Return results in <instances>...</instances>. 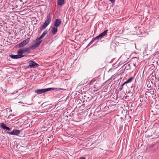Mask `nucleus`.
I'll return each instance as SVG.
<instances>
[{
	"instance_id": "obj_6",
	"label": "nucleus",
	"mask_w": 159,
	"mask_h": 159,
	"mask_svg": "<svg viewBox=\"0 0 159 159\" xmlns=\"http://www.w3.org/2000/svg\"><path fill=\"white\" fill-rule=\"evenodd\" d=\"M39 66V65L38 64L34 62L33 60H31L30 61L29 67L30 68L38 67Z\"/></svg>"
},
{
	"instance_id": "obj_41",
	"label": "nucleus",
	"mask_w": 159,
	"mask_h": 159,
	"mask_svg": "<svg viewBox=\"0 0 159 159\" xmlns=\"http://www.w3.org/2000/svg\"><path fill=\"white\" fill-rule=\"evenodd\" d=\"M106 89H105V90H104L105 92H106Z\"/></svg>"
},
{
	"instance_id": "obj_10",
	"label": "nucleus",
	"mask_w": 159,
	"mask_h": 159,
	"mask_svg": "<svg viewBox=\"0 0 159 159\" xmlns=\"http://www.w3.org/2000/svg\"><path fill=\"white\" fill-rule=\"evenodd\" d=\"M116 105L108 104V107H109V110L110 112L113 111L115 110V108L116 107Z\"/></svg>"
},
{
	"instance_id": "obj_13",
	"label": "nucleus",
	"mask_w": 159,
	"mask_h": 159,
	"mask_svg": "<svg viewBox=\"0 0 159 159\" xmlns=\"http://www.w3.org/2000/svg\"><path fill=\"white\" fill-rule=\"evenodd\" d=\"M58 31L57 27H56L54 26L52 28V30L51 31V33L53 35L56 34Z\"/></svg>"
},
{
	"instance_id": "obj_16",
	"label": "nucleus",
	"mask_w": 159,
	"mask_h": 159,
	"mask_svg": "<svg viewBox=\"0 0 159 159\" xmlns=\"http://www.w3.org/2000/svg\"><path fill=\"white\" fill-rule=\"evenodd\" d=\"M49 24L45 22L43 25L41 26V30H44Z\"/></svg>"
},
{
	"instance_id": "obj_34",
	"label": "nucleus",
	"mask_w": 159,
	"mask_h": 159,
	"mask_svg": "<svg viewBox=\"0 0 159 159\" xmlns=\"http://www.w3.org/2000/svg\"><path fill=\"white\" fill-rule=\"evenodd\" d=\"M49 107V106H47V107H46V109H50V108H48Z\"/></svg>"
},
{
	"instance_id": "obj_38",
	"label": "nucleus",
	"mask_w": 159,
	"mask_h": 159,
	"mask_svg": "<svg viewBox=\"0 0 159 159\" xmlns=\"http://www.w3.org/2000/svg\"><path fill=\"white\" fill-rule=\"evenodd\" d=\"M106 89V90H107V88H105V89H104V90H105V89Z\"/></svg>"
},
{
	"instance_id": "obj_22",
	"label": "nucleus",
	"mask_w": 159,
	"mask_h": 159,
	"mask_svg": "<svg viewBox=\"0 0 159 159\" xmlns=\"http://www.w3.org/2000/svg\"><path fill=\"white\" fill-rule=\"evenodd\" d=\"M0 127L3 129L5 130V128L7 126V125L3 123H2L0 124Z\"/></svg>"
},
{
	"instance_id": "obj_1",
	"label": "nucleus",
	"mask_w": 159,
	"mask_h": 159,
	"mask_svg": "<svg viewBox=\"0 0 159 159\" xmlns=\"http://www.w3.org/2000/svg\"><path fill=\"white\" fill-rule=\"evenodd\" d=\"M39 43H35L32 45L30 46L28 48H24L19 50L20 53L22 56H25L23 55L24 53H31L30 50L34 49L35 48L39 46Z\"/></svg>"
},
{
	"instance_id": "obj_37",
	"label": "nucleus",
	"mask_w": 159,
	"mask_h": 159,
	"mask_svg": "<svg viewBox=\"0 0 159 159\" xmlns=\"http://www.w3.org/2000/svg\"><path fill=\"white\" fill-rule=\"evenodd\" d=\"M133 65L134 66H135V64H133Z\"/></svg>"
},
{
	"instance_id": "obj_11",
	"label": "nucleus",
	"mask_w": 159,
	"mask_h": 159,
	"mask_svg": "<svg viewBox=\"0 0 159 159\" xmlns=\"http://www.w3.org/2000/svg\"><path fill=\"white\" fill-rule=\"evenodd\" d=\"M99 39H101L100 38L99 35L98 36L96 37L95 38H93L91 41L90 42L89 44L88 45L87 47H88L89 45L91 44L93 42L96 40H98Z\"/></svg>"
},
{
	"instance_id": "obj_4",
	"label": "nucleus",
	"mask_w": 159,
	"mask_h": 159,
	"mask_svg": "<svg viewBox=\"0 0 159 159\" xmlns=\"http://www.w3.org/2000/svg\"><path fill=\"white\" fill-rule=\"evenodd\" d=\"M17 55H16L13 54L10 55H9V57L12 59H17L21 58L25 56H22L19 50L17 51Z\"/></svg>"
},
{
	"instance_id": "obj_29",
	"label": "nucleus",
	"mask_w": 159,
	"mask_h": 159,
	"mask_svg": "<svg viewBox=\"0 0 159 159\" xmlns=\"http://www.w3.org/2000/svg\"><path fill=\"white\" fill-rule=\"evenodd\" d=\"M155 146V144H151V145L150 146V148H152L153 147H154Z\"/></svg>"
},
{
	"instance_id": "obj_35",
	"label": "nucleus",
	"mask_w": 159,
	"mask_h": 159,
	"mask_svg": "<svg viewBox=\"0 0 159 159\" xmlns=\"http://www.w3.org/2000/svg\"><path fill=\"white\" fill-rule=\"evenodd\" d=\"M114 78L113 75V76H112V77H111V79H114V78Z\"/></svg>"
},
{
	"instance_id": "obj_28",
	"label": "nucleus",
	"mask_w": 159,
	"mask_h": 159,
	"mask_svg": "<svg viewBox=\"0 0 159 159\" xmlns=\"http://www.w3.org/2000/svg\"><path fill=\"white\" fill-rule=\"evenodd\" d=\"M82 101L80 99H79V98H78V99L77 100V102L79 103H81V102Z\"/></svg>"
},
{
	"instance_id": "obj_3",
	"label": "nucleus",
	"mask_w": 159,
	"mask_h": 159,
	"mask_svg": "<svg viewBox=\"0 0 159 159\" xmlns=\"http://www.w3.org/2000/svg\"><path fill=\"white\" fill-rule=\"evenodd\" d=\"M30 38H29L27 39L24 40L22 42L19 43L16 45V46L19 47L20 48H22L25 45L29 43L30 41Z\"/></svg>"
},
{
	"instance_id": "obj_36",
	"label": "nucleus",
	"mask_w": 159,
	"mask_h": 159,
	"mask_svg": "<svg viewBox=\"0 0 159 159\" xmlns=\"http://www.w3.org/2000/svg\"><path fill=\"white\" fill-rule=\"evenodd\" d=\"M120 119H121V120H122V119H123V118H122V117H120Z\"/></svg>"
},
{
	"instance_id": "obj_20",
	"label": "nucleus",
	"mask_w": 159,
	"mask_h": 159,
	"mask_svg": "<svg viewBox=\"0 0 159 159\" xmlns=\"http://www.w3.org/2000/svg\"><path fill=\"white\" fill-rule=\"evenodd\" d=\"M125 70H128L130 69L131 68L130 65V64H126L125 65Z\"/></svg>"
},
{
	"instance_id": "obj_12",
	"label": "nucleus",
	"mask_w": 159,
	"mask_h": 159,
	"mask_svg": "<svg viewBox=\"0 0 159 159\" xmlns=\"http://www.w3.org/2000/svg\"><path fill=\"white\" fill-rule=\"evenodd\" d=\"M52 17L50 15V13L48 14L47 16L46 20L45 21V22L50 24L51 21Z\"/></svg>"
},
{
	"instance_id": "obj_30",
	"label": "nucleus",
	"mask_w": 159,
	"mask_h": 159,
	"mask_svg": "<svg viewBox=\"0 0 159 159\" xmlns=\"http://www.w3.org/2000/svg\"><path fill=\"white\" fill-rule=\"evenodd\" d=\"M147 86L149 88H150V89H152V88L151 87V85L149 84H148V85H147Z\"/></svg>"
},
{
	"instance_id": "obj_26",
	"label": "nucleus",
	"mask_w": 159,
	"mask_h": 159,
	"mask_svg": "<svg viewBox=\"0 0 159 159\" xmlns=\"http://www.w3.org/2000/svg\"><path fill=\"white\" fill-rule=\"evenodd\" d=\"M156 77L154 75H152L151 77H150V80H151V81L152 80L153 81L152 82H153V80L155 79Z\"/></svg>"
},
{
	"instance_id": "obj_23",
	"label": "nucleus",
	"mask_w": 159,
	"mask_h": 159,
	"mask_svg": "<svg viewBox=\"0 0 159 159\" xmlns=\"http://www.w3.org/2000/svg\"><path fill=\"white\" fill-rule=\"evenodd\" d=\"M93 98V97L91 95H89V97H87V98H86L85 101L86 102H89L90 101V100H91Z\"/></svg>"
},
{
	"instance_id": "obj_5",
	"label": "nucleus",
	"mask_w": 159,
	"mask_h": 159,
	"mask_svg": "<svg viewBox=\"0 0 159 159\" xmlns=\"http://www.w3.org/2000/svg\"><path fill=\"white\" fill-rule=\"evenodd\" d=\"M20 130L14 129L11 132H7V133L12 135H17L20 134Z\"/></svg>"
},
{
	"instance_id": "obj_39",
	"label": "nucleus",
	"mask_w": 159,
	"mask_h": 159,
	"mask_svg": "<svg viewBox=\"0 0 159 159\" xmlns=\"http://www.w3.org/2000/svg\"><path fill=\"white\" fill-rule=\"evenodd\" d=\"M84 101H83V103H84Z\"/></svg>"
},
{
	"instance_id": "obj_15",
	"label": "nucleus",
	"mask_w": 159,
	"mask_h": 159,
	"mask_svg": "<svg viewBox=\"0 0 159 159\" xmlns=\"http://www.w3.org/2000/svg\"><path fill=\"white\" fill-rule=\"evenodd\" d=\"M51 105L52 104H47L46 102H44V103H43L42 104L41 106L42 107H45V108L47 106H49V107L48 108H51L52 107H53V106H51Z\"/></svg>"
},
{
	"instance_id": "obj_9",
	"label": "nucleus",
	"mask_w": 159,
	"mask_h": 159,
	"mask_svg": "<svg viewBox=\"0 0 159 159\" xmlns=\"http://www.w3.org/2000/svg\"><path fill=\"white\" fill-rule=\"evenodd\" d=\"M125 83V82L121 85L120 87L118 89L119 91H121L123 89H126L128 88V86L127 85V83Z\"/></svg>"
},
{
	"instance_id": "obj_27",
	"label": "nucleus",
	"mask_w": 159,
	"mask_h": 159,
	"mask_svg": "<svg viewBox=\"0 0 159 159\" xmlns=\"http://www.w3.org/2000/svg\"><path fill=\"white\" fill-rule=\"evenodd\" d=\"M5 129L6 130L10 131L11 129V128L7 126L5 128Z\"/></svg>"
},
{
	"instance_id": "obj_8",
	"label": "nucleus",
	"mask_w": 159,
	"mask_h": 159,
	"mask_svg": "<svg viewBox=\"0 0 159 159\" xmlns=\"http://www.w3.org/2000/svg\"><path fill=\"white\" fill-rule=\"evenodd\" d=\"M106 104L104 103H102L98 106L97 109L98 110L100 109V111H102L103 109H104V108L106 107Z\"/></svg>"
},
{
	"instance_id": "obj_17",
	"label": "nucleus",
	"mask_w": 159,
	"mask_h": 159,
	"mask_svg": "<svg viewBox=\"0 0 159 159\" xmlns=\"http://www.w3.org/2000/svg\"><path fill=\"white\" fill-rule=\"evenodd\" d=\"M107 31L108 30H105L104 32H103L101 34H99L101 39H102V37H104L107 34Z\"/></svg>"
},
{
	"instance_id": "obj_18",
	"label": "nucleus",
	"mask_w": 159,
	"mask_h": 159,
	"mask_svg": "<svg viewBox=\"0 0 159 159\" xmlns=\"http://www.w3.org/2000/svg\"><path fill=\"white\" fill-rule=\"evenodd\" d=\"M43 38L40 36L39 37L37 38V39H35V41L36 42L35 43H39V46L40 44L42 42V40H40L41 39H43Z\"/></svg>"
},
{
	"instance_id": "obj_21",
	"label": "nucleus",
	"mask_w": 159,
	"mask_h": 159,
	"mask_svg": "<svg viewBox=\"0 0 159 159\" xmlns=\"http://www.w3.org/2000/svg\"><path fill=\"white\" fill-rule=\"evenodd\" d=\"M134 79V77H131L129 79L127 80L125 82V83H128L130 82L133 80Z\"/></svg>"
},
{
	"instance_id": "obj_24",
	"label": "nucleus",
	"mask_w": 159,
	"mask_h": 159,
	"mask_svg": "<svg viewBox=\"0 0 159 159\" xmlns=\"http://www.w3.org/2000/svg\"><path fill=\"white\" fill-rule=\"evenodd\" d=\"M48 31L47 30H46L43 33L41 36L43 38L45 35L48 33Z\"/></svg>"
},
{
	"instance_id": "obj_31",
	"label": "nucleus",
	"mask_w": 159,
	"mask_h": 159,
	"mask_svg": "<svg viewBox=\"0 0 159 159\" xmlns=\"http://www.w3.org/2000/svg\"><path fill=\"white\" fill-rule=\"evenodd\" d=\"M109 1L112 3L114 2H115V0H109Z\"/></svg>"
},
{
	"instance_id": "obj_2",
	"label": "nucleus",
	"mask_w": 159,
	"mask_h": 159,
	"mask_svg": "<svg viewBox=\"0 0 159 159\" xmlns=\"http://www.w3.org/2000/svg\"><path fill=\"white\" fill-rule=\"evenodd\" d=\"M57 89L58 90H66V89H63L61 88H58V89H55L53 88H48L46 89H37L35 90V93L38 94H41L44 93H45L47 91H50L52 90H54V89Z\"/></svg>"
},
{
	"instance_id": "obj_32",
	"label": "nucleus",
	"mask_w": 159,
	"mask_h": 159,
	"mask_svg": "<svg viewBox=\"0 0 159 159\" xmlns=\"http://www.w3.org/2000/svg\"><path fill=\"white\" fill-rule=\"evenodd\" d=\"M89 95H85L84 96V98H85V99H86V98H87L89 97Z\"/></svg>"
},
{
	"instance_id": "obj_25",
	"label": "nucleus",
	"mask_w": 159,
	"mask_h": 159,
	"mask_svg": "<svg viewBox=\"0 0 159 159\" xmlns=\"http://www.w3.org/2000/svg\"><path fill=\"white\" fill-rule=\"evenodd\" d=\"M149 132V131H148V130H147V131H146V132H145V133H146V136L147 137H150V136H152V134H151V135H149V134H148Z\"/></svg>"
},
{
	"instance_id": "obj_14",
	"label": "nucleus",
	"mask_w": 159,
	"mask_h": 159,
	"mask_svg": "<svg viewBox=\"0 0 159 159\" xmlns=\"http://www.w3.org/2000/svg\"><path fill=\"white\" fill-rule=\"evenodd\" d=\"M113 102L111 101H108L106 103V107L104 108V109H103L102 111H106L107 110L109 109V107H108V104H110V103H113Z\"/></svg>"
},
{
	"instance_id": "obj_33",
	"label": "nucleus",
	"mask_w": 159,
	"mask_h": 159,
	"mask_svg": "<svg viewBox=\"0 0 159 159\" xmlns=\"http://www.w3.org/2000/svg\"><path fill=\"white\" fill-rule=\"evenodd\" d=\"M79 159H86L84 157H81Z\"/></svg>"
},
{
	"instance_id": "obj_40",
	"label": "nucleus",
	"mask_w": 159,
	"mask_h": 159,
	"mask_svg": "<svg viewBox=\"0 0 159 159\" xmlns=\"http://www.w3.org/2000/svg\"><path fill=\"white\" fill-rule=\"evenodd\" d=\"M107 114V112L105 114Z\"/></svg>"
},
{
	"instance_id": "obj_19",
	"label": "nucleus",
	"mask_w": 159,
	"mask_h": 159,
	"mask_svg": "<svg viewBox=\"0 0 159 159\" xmlns=\"http://www.w3.org/2000/svg\"><path fill=\"white\" fill-rule=\"evenodd\" d=\"M64 1L65 0H57V4L59 6L62 5L64 3Z\"/></svg>"
},
{
	"instance_id": "obj_7",
	"label": "nucleus",
	"mask_w": 159,
	"mask_h": 159,
	"mask_svg": "<svg viewBox=\"0 0 159 159\" xmlns=\"http://www.w3.org/2000/svg\"><path fill=\"white\" fill-rule=\"evenodd\" d=\"M61 20L59 18H57L56 20L54 22V26L56 27H57L61 24Z\"/></svg>"
}]
</instances>
